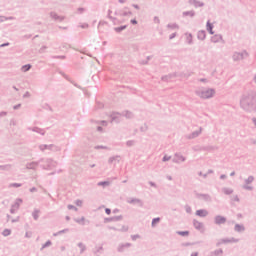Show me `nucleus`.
Masks as SVG:
<instances>
[{
    "label": "nucleus",
    "mask_w": 256,
    "mask_h": 256,
    "mask_svg": "<svg viewBox=\"0 0 256 256\" xmlns=\"http://www.w3.org/2000/svg\"><path fill=\"white\" fill-rule=\"evenodd\" d=\"M240 106L245 112H256V91L250 90L240 98Z\"/></svg>",
    "instance_id": "1"
},
{
    "label": "nucleus",
    "mask_w": 256,
    "mask_h": 256,
    "mask_svg": "<svg viewBox=\"0 0 256 256\" xmlns=\"http://www.w3.org/2000/svg\"><path fill=\"white\" fill-rule=\"evenodd\" d=\"M196 96L201 98L202 100H209L210 98H213L216 94L215 88H197L195 90Z\"/></svg>",
    "instance_id": "2"
},
{
    "label": "nucleus",
    "mask_w": 256,
    "mask_h": 256,
    "mask_svg": "<svg viewBox=\"0 0 256 256\" xmlns=\"http://www.w3.org/2000/svg\"><path fill=\"white\" fill-rule=\"evenodd\" d=\"M39 149L42 152H45V150H53V151L57 152L60 150L59 146H56L55 144H40Z\"/></svg>",
    "instance_id": "3"
},
{
    "label": "nucleus",
    "mask_w": 256,
    "mask_h": 256,
    "mask_svg": "<svg viewBox=\"0 0 256 256\" xmlns=\"http://www.w3.org/2000/svg\"><path fill=\"white\" fill-rule=\"evenodd\" d=\"M186 160H187L186 156L181 154V152H175L172 158V162H174L175 164H181V162H186Z\"/></svg>",
    "instance_id": "4"
},
{
    "label": "nucleus",
    "mask_w": 256,
    "mask_h": 256,
    "mask_svg": "<svg viewBox=\"0 0 256 256\" xmlns=\"http://www.w3.org/2000/svg\"><path fill=\"white\" fill-rule=\"evenodd\" d=\"M245 56H248V52H246V50L243 52H234L232 58L234 62H239L240 60H243Z\"/></svg>",
    "instance_id": "5"
},
{
    "label": "nucleus",
    "mask_w": 256,
    "mask_h": 256,
    "mask_svg": "<svg viewBox=\"0 0 256 256\" xmlns=\"http://www.w3.org/2000/svg\"><path fill=\"white\" fill-rule=\"evenodd\" d=\"M22 202H23L22 198H16L14 204H12V206L10 208L11 214H15V212H17V210H19Z\"/></svg>",
    "instance_id": "6"
},
{
    "label": "nucleus",
    "mask_w": 256,
    "mask_h": 256,
    "mask_svg": "<svg viewBox=\"0 0 256 256\" xmlns=\"http://www.w3.org/2000/svg\"><path fill=\"white\" fill-rule=\"evenodd\" d=\"M40 162H44V158H41L40 160H38V161H36V162H35V161H33V162H27L26 168H27L28 170H37V168H38Z\"/></svg>",
    "instance_id": "7"
},
{
    "label": "nucleus",
    "mask_w": 256,
    "mask_h": 256,
    "mask_svg": "<svg viewBox=\"0 0 256 256\" xmlns=\"http://www.w3.org/2000/svg\"><path fill=\"white\" fill-rule=\"evenodd\" d=\"M54 166H56V163L54 162V160H52V158H46L44 164H42V168H44L45 170H50Z\"/></svg>",
    "instance_id": "8"
},
{
    "label": "nucleus",
    "mask_w": 256,
    "mask_h": 256,
    "mask_svg": "<svg viewBox=\"0 0 256 256\" xmlns=\"http://www.w3.org/2000/svg\"><path fill=\"white\" fill-rule=\"evenodd\" d=\"M196 198H198L199 200H204L205 202H211L212 201L211 194H203V193L197 192L196 193Z\"/></svg>",
    "instance_id": "9"
},
{
    "label": "nucleus",
    "mask_w": 256,
    "mask_h": 256,
    "mask_svg": "<svg viewBox=\"0 0 256 256\" xmlns=\"http://www.w3.org/2000/svg\"><path fill=\"white\" fill-rule=\"evenodd\" d=\"M254 182V176H248V178L245 179V184L243 185V188L245 190H253V186H250Z\"/></svg>",
    "instance_id": "10"
},
{
    "label": "nucleus",
    "mask_w": 256,
    "mask_h": 256,
    "mask_svg": "<svg viewBox=\"0 0 256 256\" xmlns=\"http://www.w3.org/2000/svg\"><path fill=\"white\" fill-rule=\"evenodd\" d=\"M123 114H120V112H112L110 114L111 122H121Z\"/></svg>",
    "instance_id": "11"
},
{
    "label": "nucleus",
    "mask_w": 256,
    "mask_h": 256,
    "mask_svg": "<svg viewBox=\"0 0 256 256\" xmlns=\"http://www.w3.org/2000/svg\"><path fill=\"white\" fill-rule=\"evenodd\" d=\"M202 130H203V128H199V130H195L194 132H191V134H188L186 136V138H188L189 140L198 138V136H200V134H202Z\"/></svg>",
    "instance_id": "12"
},
{
    "label": "nucleus",
    "mask_w": 256,
    "mask_h": 256,
    "mask_svg": "<svg viewBox=\"0 0 256 256\" xmlns=\"http://www.w3.org/2000/svg\"><path fill=\"white\" fill-rule=\"evenodd\" d=\"M215 224H225L227 222V218L225 216H221V214H218L214 218Z\"/></svg>",
    "instance_id": "13"
},
{
    "label": "nucleus",
    "mask_w": 256,
    "mask_h": 256,
    "mask_svg": "<svg viewBox=\"0 0 256 256\" xmlns=\"http://www.w3.org/2000/svg\"><path fill=\"white\" fill-rule=\"evenodd\" d=\"M189 4L195 8H203L205 6L204 2H200L199 0H189Z\"/></svg>",
    "instance_id": "14"
},
{
    "label": "nucleus",
    "mask_w": 256,
    "mask_h": 256,
    "mask_svg": "<svg viewBox=\"0 0 256 256\" xmlns=\"http://www.w3.org/2000/svg\"><path fill=\"white\" fill-rule=\"evenodd\" d=\"M50 18H52V20H58L59 22L65 20L64 16H59L57 12H50Z\"/></svg>",
    "instance_id": "15"
},
{
    "label": "nucleus",
    "mask_w": 256,
    "mask_h": 256,
    "mask_svg": "<svg viewBox=\"0 0 256 256\" xmlns=\"http://www.w3.org/2000/svg\"><path fill=\"white\" fill-rule=\"evenodd\" d=\"M28 130H32V132H37L38 134H42V136H45L46 130L43 128H39L38 126H34L33 128L29 127Z\"/></svg>",
    "instance_id": "16"
},
{
    "label": "nucleus",
    "mask_w": 256,
    "mask_h": 256,
    "mask_svg": "<svg viewBox=\"0 0 256 256\" xmlns=\"http://www.w3.org/2000/svg\"><path fill=\"white\" fill-rule=\"evenodd\" d=\"M131 242H126L118 245V252H124L125 248H130Z\"/></svg>",
    "instance_id": "17"
},
{
    "label": "nucleus",
    "mask_w": 256,
    "mask_h": 256,
    "mask_svg": "<svg viewBox=\"0 0 256 256\" xmlns=\"http://www.w3.org/2000/svg\"><path fill=\"white\" fill-rule=\"evenodd\" d=\"M221 40H223V36L221 34H215L211 38V42H213L214 44H217L218 42H221Z\"/></svg>",
    "instance_id": "18"
},
{
    "label": "nucleus",
    "mask_w": 256,
    "mask_h": 256,
    "mask_svg": "<svg viewBox=\"0 0 256 256\" xmlns=\"http://www.w3.org/2000/svg\"><path fill=\"white\" fill-rule=\"evenodd\" d=\"M197 216L205 217L208 216L209 212L205 208H201L199 210H196Z\"/></svg>",
    "instance_id": "19"
},
{
    "label": "nucleus",
    "mask_w": 256,
    "mask_h": 256,
    "mask_svg": "<svg viewBox=\"0 0 256 256\" xmlns=\"http://www.w3.org/2000/svg\"><path fill=\"white\" fill-rule=\"evenodd\" d=\"M221 242L227 243V242H239V238H222V240H220V242H218L217 246H219V244H221Z\"/></svg>",
    "instance_id": "20"
},
{
    "label": "nucleus",
    "mask_w": 256,
    "mask_h": 256,
    "mask_svg": "<svg viewBox=\"0 0 256 256\" xmlns=\"http://www.w3.org/2000/svg\"><path fill=\"white\" fill-rule=\"evenodd\" d=\"M206 37L207 33L205 32V30H200L197 34L198 40H206Z\"/></svg>",
    "instance_id": "21"
},
{
    "label": "nucleus",
    "mask_w": 256,
    "mask_h": 256,
    "mask_svg": "<svg viewBox=\"0 0 256 256\" xmlns=\"http://www.w3.org/2000/svg\"><path fill=\"white\" fill-rule=\"evenodd\" d=\"M110 228L112 230H119L120 232H128V230H129V226H127V225H122L121 228H115V226H110Z\"/></svg>",
    "instance_id": "22"
},
{
    "label": "nucleus",
    "mask_w": 256,
    "mask_h": 256,
    "mask_svg": "<svg viewBox=\"0 0 256 256\" xmlns=\"http://www.w3.org/2000/svg\"><path fill=\"white\" fill-rule=\"evenodd\" d=\"M193 225L197 230H201L204 226L203 222H200L199 220H193Z\"/></svg>",
    "instance_id": "23"
},
{
    "label": "nucleus",
    "mask_w": 256,
    "mask_h": 256,
    "mask_svg": "<svg viewBox=\"0 0 256 256\" xmlns=\"http://www.w3.org/2000/svg\"><path fill=\"white\" fill-rule=\"evenodd\" d=\"M234 230L236 232H244L245 231V226H244V224H235Z\"/></svg>",
    "instance_id": "24"
},
{
    "label": "nucleus",
    "mask_w": 256,
    "mask_h": 256,
    "mask_svg": "<svg viewBox=\"0 0 256 256\" xmlns=\"http://www.w3.org/2000/svg\"><path fill=\"white\" fill-rule=\"evenodd\" d=\"M120 158H121V156H110V158H108V163L109 164H113V162H115L116 160L118 161V162H120Z\"/></svg>",
    "instance_id": "25"
},
{
    "label": "nucleus",
    "mask_w": 256,
    "mask_h": 256,
    "mask_svg": "<svg viewBox=\"0 0 256 256\" xmlns=\"http://www.w3.org/2000/svg\"><path fill=\"white\" fill-rule=\"evenodd\" d=\"M206 28H207V31L210 33V34H215V32H213V24H211L210 20H208L207 24H206Z\"/></svg>",
    "instance_id": "26"
},
{
    "label": "nucleus",
    "mask_w": 256,
    "mask_h": 256,
    "mask_svg": "<svg viewBox=\"0 0 256 256\" xmlns=\"http://www.w3.org/2000/svg\"><path fill=\"white\" fill-rule=\"evenodd\" d=\"M167 28L169 30H179L180 26L179 24H167Z\"/></svg>",
    "instance_id": "27"
},
{
    "label": "nucleus",
    "mask_w": 256,
    "mask_h": 256,
    "mask_svg": "<svg viewBox=\"0 0 256 256\" xmlns=\"http://www.w3.org/2000/svg\"><path fill=\"white\" fill-rule=\"evenodd\" d=\"M195 15H196V12L194 10L183 12V16H190V18H194Z\"/></svg>",
    "instance_id": "28"
},
{
    "label": "nucleus",
    "mask_w": 256,
    "mask_h": 256,
    "mask_svg": "<svg viewBox=\"0 0 256 256\" xmlns=\"http://www.w3.org/2000/svg\"><path fill=\"white\" fill-rule=\"evenodd\" d=\"M7 20H15L14 16H0V22H6Z\"/></svg>",
    "instance_id": "29"
},
{
    "label": "nucleus",
    "mask_w": 256,
    "mask_h": 256,
    "mask_svg": "<svg viewBox=\"0 0 256 256\" xmlns=\"http://www.w3.org/2000/svg\"><path fill=\"white\" fill-rule=\"evenodd\" d=\"M122 116H125L126 118H133L134 114L133 112L126 110L125 112H122Z\"/></svg>",
    "instance_id": "30"
},
{
    "label": "nucleus",
    "mask_w": 256,
    "mask_h": 256,
    "mask_svg": "<svg viewBox=\"0 0 256 256\" xmlns=\"http://www.w3.org/2000/svg\"><path fill=\"white\" fill-rule=\"evenodd\" d=\"M186 42L187 44H193V34H186Z\"/></svg>",
    "instance_id": "31"
},
{
    "label": "nucleus",
    "mask_w": 256,
    "mask_h": 256,
    "mask_svg": "<svg viewBox=\"0 0 256 256\" xmlns=\"http://www.w3.org/2000/svg\"><path fill=\"white\" fill-rule=\"evenodd\" d=\"M31 68H32L31 64H25L24 66H22L21 71L29 72V70H31Z\"/></svg>",
    "instance_id": "32"
},
{
    "label": "nucleus",
    "mask_w": 256,
    "mask_h": 256,
    "mask_svg": "<svg viewBox=\"0 0 256 256\" xmlns=\"http://www.w3.org/2000/svg\"><path fill=\"white\" fill-rule=\"evenodd\" d=\"M222 192H224V194H233L234 190L233 188L224 187L222 188Z\"/></svg>",
    "instance_id": "33"
},
{
    "label": "nucleus",
    "mask_w": 256,
    "mask_h": 256,
    "mask_svg": "<svg viewBox=\"0 0 256 256\" xmlns=\"http://www.w3.org/2000/svg\"><path fill=\"white\" fill-rule=\"evenodd\" d=\"M21 186L22 184L19 182H11V184H9V188H19Z\"/></svg>",
    "instance_id": "34"
},
{
    "label": "nucleus",
    "mask_w": 256,
    "mask_h": 256,
    "mask_svg": "<svg viewBox=\"0 0 256 256\" xmlns=\"http://www.w3.org/2000/svg\"><path fill=\"white\" fill-rule=\"evenodd\" d=\"M177 234H180L181 236H189L190 232L189 230H178Z\"/></svg>",
    "instance_id": "35"
},
{
    "label": "nucleus",
    "mask_w": 256,
    "mask_h": 256,
    "mask_svg": "<svg viewBox=\"0 0 256 256\" xmlns=\"http://www.w3.org/2000/svg\"><path fill=\"white\" fill-rule=\"evenodd\" d=\"M39 212H40L39 209H35V210L32 212V216H33L34 220H38V218H39Z\"/></svg>",
    "instance_id": "36"
},
{
    "label": "nucleus",
    "mask_w": 256,
    "mask_h": 256,
    "mask_svg": "<svg viewBox=\"0 0 256 256\" xmlns=\"http://www.w3.org/2000/svg\"><path fill=\"white\" fill-rule=\"evenodd\" d=\"M11 168H12L11 164L0 165L1 170H11Z\"/></svg>",
    "instance_id": "37"
},
{
    "label": "nucleus",
    "mask_w": 256,
    "mask_h": 256,
    "mask_svg": "<svg viewBox=\"0 0 256 256\" xmlns=\"http://www.w3.org/2000/svg\"><path fill=\"white\" fill-rule=\"evenodd\" d=\"M52 242L51 240H47V242H45L44 244H42L40 250H44L45 248H47L48 246H51Z\"/></svg>",
    "instance_id": "38"
},
{
    "label": "nucleus",
    "mask_w": 256,
    "mask_h": 256,
    "mask_svg": "<svg viewBox=\"0 0 256 256\" xmlns=\"http://www.w3.org/2000/svg\"><path fill=\"white\" fill-rule=\"evenodd\" d=\"M217 146H204L203 148H200V150H217Z\"/></svg>",
    "instance_id": "39"
},
{
    "label": "nucleus",
    "mask_w": 256,
    "mask_h": 256,
    "mask_svg": "<svg viewBox=\"0 0 256 256\" xmlns=\"http://www.w3.org/2000/svg\"><path fill=\"white\" fill-rule=\"evenodd\" d=\"M160 220H161L160 217L153 218L152 222H151L152 227L156 226V224H158L160 222Z\"/></svg>",
    "instance_id": "40"
},
{
    "label": "nucleus",
    "mask_w": 256,
    "mask_h": 256,
    "mask_svg": "<svg viewBox=\"0 0 256 256\" xmlns=\"http://www.w3.org/2000/svg\"><path fill=\"white\" fill-rule=\"evenodd\" d=\"M2 234L3 236H9L11 234V228H5Z\"/></svg>",
    "instance_id": "41"
},
{
    "label": "nucleus",
    "mask_w": 256,
    "mask_h": 256,
    "mask_svg": "<svg viewBox=\"0 0 256 256\" xmlns=\"http://www.w3.org/2000/svg\"><path fill=\"white\" fill-rule=\"evenodd\" d=\"M75 222H78L79 224H85V216H82L81 218H75Z\"/></svg>",
    "instance_id": "42"
},
{
    "label": "nucleus",
    "mask_w": 256,
    "mask_h": 256,
    "mask_svg": "<svg viewBox=\"0 0 256 256\" xmlns=\"http://www.w3.org/2000/svg\"><path fill=\"white\" fill-rule=\"evenodd\" d=\"M126 28L127 26H120L118 28H114V31L120 33L123 32V30H126Z\"/></svg>",
    "instance_id": "43"
},
{
    "label": "nucleus",
    "mask_w": 256,
    "mask_h": 256,
    "mask_svg": "<svg viewBox=\"0 0 256 256\" xmlns=\"http://www.w3.org/2000/svg\"><path fill=\"white\" fill-rule=\"evenodd\" d=\"M128 202L130 204H134L135 202L140 203V202H142V200H140V198H131L130 200H128Z\"/></svg>",
    "instance_id": "44"
},
{
    "label": "nucleus",
    "mask_w": 256,
    "mask_h": 256,
    "mask_svg": "<svg viewBox=\"0 0 256 256\" xmlns=\"http://www.w3.org/2000/svg\"><path fill=\"white\" fill-rule=\"evenodd\" d=\"M79 248H81V253H83L86 250V246L83 242H78Z\"/></svg>",
    "instance_id": "45"
},
{
    "label": "nucleus",
    "mask_w": 256,
    "mask_h": 256,
    "mask_svg": "<svg viewBox=\"0 0 256 256\" xmlns=\"http://www.w3.org/2000/svg\"><path fill=\"white\" fill-rule=\"evenodd\" d=\"M213 254H215V256H219V254H223V248H218L217 250H214Z\"/></svg>",
    "instance_id": "46"
},
{
    "label": "nucleus",
    "mask_w": 256,
    "mask_h": 256,
    "mask_svg": "<svg viewBox=\"0 0 256 256\" xmlns=\"http://www.w3.org/2000/svg\"><path fill=\"white\" fill-rule=\"evenodd\" d=\"M172 78V74H169L168 76H162L161 80H163L164 82H168L169 80H171Z\"/></svg>",
    "instance_id": "47"
},
{
    "label": "nucleus",
    "mask_w": 256,
    "mask_h": 256,
    "mask_svg": "<svg viewBox=\"0 0 256 256\" xmlns=\"http://www.w3.org/2000/svg\"><path fill=\"white\" fill-rule=\"evenodd\" d=\"M136 140H127L126 146H135Z\"/></svg>",
    "instance_id": "48"
},
{
    "label": "nucleus",
    "mask_w": 256,
    "mask_h": 256,
    "mask_svg": "<svg viewBox=\"0 0 256 256\" xmlns=\"http://www.w3.org/2000/svg\"><path fill=\"white\" fill-rule=\"evenodd\" d=\"M151 60V56H147L146 60H140V64H148Z\"/></svg>",
    "instance_id": "49"
},
{
    "label": "nucleus",
    "mask_w": 256,
    "mask_h": 256,
    "mask_svg": "<svg viewBox=\"0 0 256 256\" xmlns=\"http://www.w3.org/2000/svg\"><path fill=\"white\" fill-rule=\"evenodd\" d=\"M109 181L98 182V186H109Z\"/></svg>",
    "instance_id": "50"
},
{
    "label": "nucleus",
    "mask_w": 256,
    "mask_h": 256,
    "mask_svg": "<svg viewBox=\"0 0 256 256\" xmlns=\"http://www.w3.org/2000/svg\"><path fill=\"white\" fill-rule=\"evenodd\" d=\"M171 158H172V156H168L167 154H165V156H163V158H162V161L167 162V161L171 160Z\"/></svg>",
    "instance_id": "51"
},
{
    "label": "nucleus",
    "mask_w": 256,
    "mask_h": 256,
    "mask_svg": "<svg viewBox=\"0 0 256 256\" xmlns=\"http://www.w3.org/2000/svg\"><path fill=\"white\" fill-rule=\"evenodd\" d=\"M123 216H112V221H118V220H122Z\"/></svg>",
    "instance_id": "52"
},
{
    "label": "nucleus",
    "mask_w": 256,
    "mask_h": 256,
    "mask_svg": "<svg viewBox=\"0 0 256 256\" xmlns=\"http://www.w3.org/2000/svg\"><path fill=\"white\" fill-rule=\"evenodd\" d=\"M108 18H110V20H112V22H116V18H113V16H111V10H108Z\"/></svg>",
    "instance_id": "53"
},
{
    "label": "nucleus",
    "mask_w": 256,
    "mask_h": 256,
    "mask_svg": "<svg viewBox=\"0 0 256 256\" xmlns=\"http://www.w3.org/2000/svg\"><path fill=\"white\" fill-rule=\"evenodd\" d=\"M64 232H68V228H64L63 230H59L58 232H56V233L54 234V236H57L58 234H62V233H64Z\"/></svg>",
    "instance_id": "54"
},
{
    "label": "nucleus",
    "mask_w": 256,
    "mask_h": 256,
    "mask_svg": "<svg viewBox=\"0 0 256 256\" xmlns=\"http://www.w3.org/2000/svg\"><path fill=\"white\" fill-rule=\"evenodd\" d=\"M132 240H137L138 238H141L140 234H132L131 235Z\"/></svg>",
    "instance_id": "55"
},
{
    "label": "nucleus",
    "mask_w": 256,
    "mask_h": 256,
    "mask_svg": "<svg viewBox=\"0 0 256 256\" xmlns=\"http://www.w3.org/2000/svg\"><path fill=\"white\" fill-rule=\"evenodd\" d=\"M68 209L69 210L73 209V210H76V211L78 210L77 206H74L73 204H68Z\"/></svg>",
    "instance_id": "56"
},
{
    "label": "nucleus",
    "mask_w": 256,
    "mask_h": 256,
    "mask_svg": "<svg viewBox=\"0 0 256 256\" xmlns=\"http://www.w3.org/2000/svg\"><path fill=\"white\" fill-rule=\"evenodd\" d=\"M95 148H96V150H99L100 148H103V149H105V150H109V148H108V146H100V145H98V146H95Z\"/></svg>",
    "instance_id": "57"
},
{
    "label": "nucleus",
    "mask_w": 256,
    "mask_h": 256,
    "mask_svg": "<svg viewBox=\"0 0 256 256\" xmlns=\"http://www.w3.org/2000/svg\"><path fill=\"white\" fill-rule=\"evenodd\" d=\"M176 36H177V32H174L173 34H170L169 40H173L174 38H176Z\"/></svg>",
    "instance_id": "58"
},
{
    "label": "nucleus",
    "mask_w": 256,
    "mask_h": 256,
    "mask_svg": "<svg viewBox=\"0 0 256 256\" xmlns=\"http://www.w3.org/2000/svg\"><path fill=\"white\" fill-rule=\"evenodd\" d=\"M96 108H104V104L102 102H97Z\"/></svg>",
    "instance_id": "59"
},
{
    "label": "nucleus",
    "mask_w": 256,
    "mask_h": 256,
    "mask_svg": "<svg viewBox=\"0 0 256 256\" xmlns=\"http://www.w3.org/2000/svg\"><path fill=\"white\" fill-rule=\"evenodd\" d=\"M30 97H31L30 92H25V94L23 95V98H30Z\"/></svg>",
    "instance_id": "60"
},
{
    "label": "nucleus",
    "mask_w": 256,
    "mask_h": 256,
    "mask_svg": "<svg viewBox=\"0 0 256 256\" xmlns=\"http://www.w3.org/2000/svg\"><path fill=\"white\" fill-rule=\"evenodd\" d=\"M25 236L26 238H31V236H33V232H26Z\"/></svg>",
    "instance_id": "61"
},
{
    "label": "nucleus",
    "mask_w": 256,
    "mask_h": 256,
    "mask_svg": "<svg viewBox=\"0 0 256 256\" xmlns=\"http://www.w3.org/2000/svg\"><path fill=\"white\" fill-rule=\"evenodd\" d=\"M75 203L77 204V206H82L83 200H76Z\"/></svg>",
    "instance_id": "62"
},
{
    "label": "nucleus",
    "mask_w": 256,
    "mask_h": 256,
    "mask_svg": "<svg viewBox=\"0 0 256 256\" xmlns=\"http://www.w3.org/2000/svg\"><path fill=\"white\" fill-rule=\"evenodd\" d=\"M186 212H188V213H191V212H192L191 206H186Z\"/></svg>",
    "instance_id": "63"
},
{
    "label": "nucleus",
    "mask_w": 256,
    "mask_h": 256,
    "mask_svg": "<svg viewBox=\"0 0 256 256\" xmlns=\"http://www.w3.org/2000/svg\"><path fill=\"white\" fill-rule=\"evenodd\" d=\"M252 123H253L254 127L256 128V117L252 118Z\"/></svg>",
    "instance_id": "64"
}]
</instances>
